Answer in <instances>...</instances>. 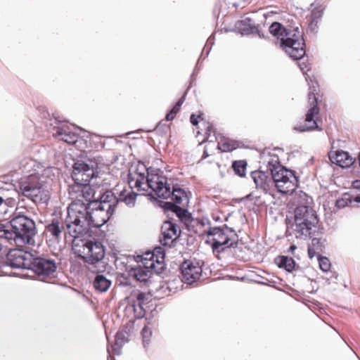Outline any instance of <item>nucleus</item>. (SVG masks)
<instances>
[{"mask_svg": "<svg viewBox=\"0 0 360 360\" xmlns=\"http://www.w3.org/2000/svg\"><path fill=\"white\" fill-rule=\"evenodd\" d=\"M147 195L149 197L150 200H157L158 205L160 207H161L165 212H174L176 209L178 205L175 204L173 201H164V200H158V199L154 196L153 193H148Z\"/></svg>", "mask_w": 360, "mask_h": 360, "instance_id": "473e14b6", "label": "nucleus"}, {"mask_svg": "<svg viewBox=\"0 0 360 360\" xmlns=\"http://www.w3.org/2000/svg\"><path fill=\"white\" fill-rule=\"evenodd\" d=\"M147 195L149 197L150 200H157L158 205L160 207H161L165 212H174L176 209L178 205L175 204L173 201H164V200H158V199L154 196L153 193H148Z\"/></svg>", "mask_w": 360, "mask_h": 360, "instance_id": "72a5a7b5", "label": "nucleus"}, {"mask_svg": "<svg viewBox=\"0 0 360 360\" xmlns=\"http://www.w3.org/2000/svg\"><path fill=\"white\" fill-rule=\"evenodd\" d=\"M146 255L147 256L150 255V258L148 259L147 257H141V261L143 265V269L146 270H149L150 271V272L154 271L157 274H160L164 269V266H162L160 269H155V261L153 259L155 257L154 254L146 253Z\"/></svg>", "mask_w": 360, "mask_h": 360, "instance_id": "c756f323", "label": "nucleus"}, {"mask_svg": "<svg viewBox=\"0 0 360 360\" xmlns=\"http://www.w3.org/2000/svg\"><path fill=\"white\" fill-rule=\"evenodd\" d=\"M317 259L319 262L320 269L323 272H328L330 271L331 264L329 259L327 257L323 256L321 254H317Z\"/></svg>", "mask_w": 360, "mask_h": 360, "instance_id": "a19ab883", "label": "nucleus"}, {"mask_svg": "<svg viewBox=\"0 0 360 360\" xmlns=\"http://www.w3.org/2000/svg\"><path fill=\"white\" fill-rule=\"evenodd\" d=\"M248 163L245 160H234L232 162V168L236 175L244 177L246 174Z\"/></svg>", "mask_w": 360, "mask_h": 360, "instance_id": "4c0bfd02", "label": "nucleus"}, {"mask_svg": "<svg viewBox=\"0 0 360 360\" xmlns=\"http://www.w3.org/2000/svg\"><path fill=\"white\" fill-rule=\"evenodd\" d=\"M155 252L157 254V257H160L162 260L165 257V251L162 247L158 246L155 248Z\"/></svg>", "mask_w": 360, "mask_h": 360, "instance_id": "de8ad7c7", "label": "nucleus"}, {"mask_svg": "<svg viewBox=\"0 0 360 360\" xmlns=\"http://www.w3.org/2000/svg\"><path fill=\"white\" fill-rule=\"evenodd\" d=\"M95 192H97L96 197L99 199L103 205H108L107 208H112L115 212L117 205L119 204L118 200V191L115 192V189L112 190H104L103 186L94 185Z\"/></svg>", "mask_w": 360, "mask_h": 360, "instance_id": "6ab92c4d", "label": "nucleus"}, {"mask_svg": "<svg viewBox=\"0 0 360 360\" xmlns=\"http://www.w3.org/2000/svg\"><path fill=\"white\" fill-rule=\"evenodd\" d=\"M57 265L54 259L41 257L34 256L29 263V269L38 276H49L56 271Z\"/></svg>", "mask_w": 360, "mask_h": 360, "instance_id": "f3484780", "label": "nucleus"}, {"mask_svg": "<svg viewBox=\"0 0 360 360\" xmlns=\"http://www.w3.org/2000/svg\"><path fill=\"white\" fill-rule=\"evenodd\" d=\"M275 264L280 269H283L288 272H292L295 269L296 262L292 257L280 255L274 259Z\"/></svg>", "mask_w": 360, "mask_h": 360, "instance_id": "393cba45", "label": "nucleus"}, {"mask_svg": "<svg viewBox=\"0 0 360 360\" xmlns=\"http://www.w3.org/2000/svg\"><path fill=\"white\" fill-rule=\"evenodd\" d=\"M306 82L309 86L308 103L309 109L305 115L304 124L295 127L294 129L300 132L311 131H322V128L318 124V117H316L319 114L320 108L319 107V85L316 80L313 69H300Z\"/></svg>", "mask_w": 360, "mask_h": 360, "instance_id": "39448f33", "label": "nucleus"}, {"mask_svg": "<svg viewBox=\"0 0 360 360\" xmlns=\"http://www.w3.org/2000/svg\"><path fill=\"white\" fill-rule=\"evenodd\" d=\"M111 285L112 281L100 273L96 275L93 281L94 288L101 292H106Z\"/></svg>", "mask_w": 360, "mask_h": 360, "instance_id": "bb28decb", "label": "nucleus"}, {"mask_svg": "<svg viewBox=\"0 0 360 360\" xmlns=\"http://www.w3.org/2000/svg\"><path fill=\"white\" fill-rule=\"evenodd\" d=\"M174 214H175L179 221L186 227L192 216V214L188 210V209L178 205Z\"/></svg>", "mask_w": 360, "mask_h": 360, "instance_id": "e433bc0d", "label": "nucleus"}, {"mask_svg": "<svg viewBox=\"0 0 360 360\" xmlns=\"http://www.w3.org/2000/svg\"><path fill=\"white\" fill-rule=\"evenodd\" d=\"M259 25H256L252 19L249 17H245L235 23V30L241 35L257 34L260 38H265L264 34L259 30Z\"/></svg>", "mask_w": 360, "mask_h": 360, "instance_id": "aec40b11", "label": "nucleus"}, {"mask_svg": "<svg viewBox=\"0 0 360 360\" xmlns=\"http://www.w3.org/2000/svg\"><path fill=\"white\" fill-rule=\"evenodd\" d=\"M141 334L143 338V345L144 348H146L150 342L152 330L148 326L145 325L141 330Z\"/></svg>", "mask_w": 360, "mask_h": 360, "instance_id": "79ce46f5", "label": "nucleus"}, {"mask_svg": "<svg viewBox=\"0 0 360 360\" xmlns=\"http://www.w3.org/2000/svg\"><path fill=\"white\" fill-rule=\"evenodd\" d=\"M230 242L227 244V248H236L238 245L239 236L238 233L229 235Z\"/></svg>", "mask_w": 360, "mask_h": 360, "instance_id": "c03bdc74", "label": "nucleus"}, {"mask_svg": "<svg viewBox=\"0 0 360 360\" xmlns=\"http://www.w3.org/2000/svg\"><path fill=\"white\" fill-rule=\"evenodd\" d=\"M269 32L279 41L280 46L293 60H297L306 53L302 33L298 27L287 29L279 22L269 26Z\"/></svg>", "mask_w": 360, "mask_h": 360, "instance_id": "7ed1b4c3", "label": "nucleus"}, {"mask_svg": "<svg viewBox=\"0 0 360 360\" xmlns=\"http://www.w3.org/2000/svg\"><path fill=\"white\" fill-rule=\"evenodd\" d=\"M199 119H202L201 115L197 116L194 113H192L190 116V122L193 126L198 124Z\"/></svg>", "mask_w": 360, "mask_h": 360, "instance_id": "09e8293b", "label": "nucleus"}, {"mask_svg": "<svg viewBox=\"0 0 360 360\" xmlns=\"http://www.w3.org/2000/svg\"><path fill=\"white\" fill-rule=\"evenodd\" d=\"M128 341L129 340L126 336V334H124L123 332L117 331L115 336V344L112 346L115 354L120 355L121 354V348L123 347L124 343Z\"/></svg>", "mask_w": 360, "mask_h": 360, "instance_id": "f704fd0d", "label": "nucleus"}, {"mask_svg": "<svg viewBox=\"0 0 360 360\" xmlns=\"http://www.w3.org/2000/svg\"><path fill=\"white\" fill-rule=\"evenodd\" d=\"M126 271L129 272V276H131L136 281L144 283L148 282L152 274L150 271L143 269L139 265L135 266H127Z\"/></svg>", "mask_w": 360, "mask_h": 360, "instance_id": "b1692460", "label": "nucleus"}, {"mask_svg": "<svg viewBox=\"0 0 360 360\" xmlns=\"http://www.w3.org/2000/svg\"><path fill=\"white\" fill-rule=\"evenodd\" d=\"M195 70L196 69H194L193 72L191 75L190 86H192L196 80L197 74Z\"/></svg>", "mask_w": 360, "mask_h": 360, "instance_id": "603ef678", "label": "nucleus"}, {"mask_svg": "<svg viewBox=\"0 0 360 360\" xmlns=\"http://www.w3.org/2000/svg\"><path fill=\"white\" fill-rule=\"evenodd\" d=\"M222 226L225 231L229 235L237 233L234 229L229 227L227 224H223Z\"/></svg>", "mask_w": 360, "mask_h": 360, "instance_id": "3c124183", "label": "nucleus"}, {"mask_svg": "<svg viewBox=\"0 0 360 360\" xmlns=\"http://www.w3.org/2000/svg\"><path fill=\"white\" fill-rule=\"evenodd\" d=\"M79 193H80L79 195L85 200V202L82 200L77 199L70 205H77L75 206L77 207V210L81 211L82 214L85 212H93L98 209L105 207L99 199H97L96 197L97 192H95L94 187L91 188L90 190L86 189L80 191Z\"/></svg>", "mask_w": 360, "mask_h": 360, "instance_id": "2eb2a0df", "label": "nucleus"}, {"mask_svg": "<svg viewBox=\"0 0 360 360\" xmlns=\"http://www.w3.org/2000/svg\"><path fill=\"white\" fill-rule=\"evenodd\" d=\"M153 168L152 167H147L144 163L139 162L137 169H136V173L139 175V178L136 179V180L131 176V174L128 175V183L131 187H132L131 185L133 181H134V186L139 191H148V188H150L148 187L147 185V169Z\"/></svg>", "mask_w": 360, "mask_h": 360, "instance_id": "412c9836", "label": "nucleus"}, {"mask_svg": "<svg viewBox=\"0 0 360 360\" xmlns=\"http://www.w3.org/2000/svg\"><path fill=\"white\" fill-rule=\"evenodd\" d=\"M219 2H224L225 4H228L229 5L231 4L235 8H237L238 7V4L235 2H233V0H219Z\"/></svg>", "mask_w": 360, "mask_h": 360, "instance_id": "5fc2aeb1", "label": "nucleus"}, {"mask_svg": "<svg viewBox=\"0 0 360 360\" xmlns=\"http://www.w3.org/2000/svg\"><path fill=\"white\" fill-rule=\"evenodd\" d=\"M80 157L83 160H77L72 165L71 173L74 184L70 186L72 193H79L84 190H90L94 185H91V180L96 177L101 170L98 167L103 164V158L93 155L91 151L84 150Z\"/></svg>", "mask_w": 360, "mask_h": 360, "instance_id": "f03ea898", "label": "nucleus"}, {"mask_svg": "<svg viewBox=\"0 0 360 360\" xmlns=\"http://www.w3.org/2000/svg\"><path fill=\"white\" fill-rule=\"evenodd\" d=\"M148 299L146 294L143 292H139L135 296V299H131L130 307L134 313L136 319H142L144 317L146 311L143 308L144 302Z\"/></svg>", "mask_w": 360, "mask_h": 360, "instance_id": "5701e85b", "label": "nucleus"}, {"mask_svg": "<svg viewBox=\"0 0 360 360\" xmlns=\"http://www.w3.org/2000/svg\"><path fill=\"white\" fill-rule=\"evenodd\" d=\"M316 251L317 250L314 248H312L309 245H308L307 253L310 259H312L315 255L317 256L318 253H316Z\"/></svg>", "mask_w": 360, "mask_h": 360, "instance_id": "8fccbe9b", "label": "nucleus"}, {"mask_svg": "<svg viewBox=\"0 0 360 360\" xmlns=\"http://www.w3.org/2000/svg\"><path fill=\"white\" fill-rule=\"evenodd\" d=\"M211 222L207 217L202 219L194 218L193 215L190 219L188 224H187L186 229L188 231L193 232L195 233H198V227H204L205 225H210Z\"/></svg>", "mask_w": 360, "mask_h": 360, "instance_id": "c85d7f7f", "label": "nucleus"}, {"mask_svg": "<svg viewBox=\"0 0 360 360\" xmlns=\"http://www.w3.org/2000/svg\"><path fill=\"white\" fill-rule=\"evenodd\" d=\"M267 170L270 171L271 176L262 170H255L251 172V177L257 189L267 193L273 185H275L279 193L283 194H292L298 186L299 177L295 171L288 169L282 165L278 155L267 162Z\"/></svg>", "mask_w": 360, "mask_h": 360, "instance_id": "f257e3e1", "label": "nucleus"}, {"mask_svg": "<svg viewBox=\"0 0 360 360\" xmlns=\"http://www.w3.org/2000/svg\"><path fill=\"white\" fill-rule=\"evenodd\" d=\"M138 195V193L132 191V187H131V191H127L126 189H123L119 192V203L120 202H123L129 207H134L135 206Z\"/></svg>", "mask_w": 360, "mask_h": 360, "instance_id": "a878e982", "label": "nucleus"}, {"mask_svg": "<svg viewBox=\"0 0 360 360\" xmlns=\"http://www.w3.org/2000/svg\"><path fill=\"white\" fill-rule=\"evenodd\" d=\"M352 195H349L347 198H339L336 200L335 205L338 208H343L346 206L354 207L355 202L352 200Z\"/></svg>", "mask_w": 360, "mask_h": 360, "instance_id": "37998d69", "label": "nucleus"}, {"mask_svg": "<svg viewBox=\"0 0 360 360\" xmlns=\"http://www.w3.org/2000/svg\"><path fill=\"white\" fill-rule=\"evenodd\" d=\"M238 147V141L229 140H224L221 145H217V148L223 152H231L236 150Z\"/></svg>", "mask_w": 360, "mask_h": 360, "instance_id": "58836bf2", "label": "nucleus"}, {"mask_svg": "<svg viewBox=\"0 0 360 360\" xmlns=\"http://www.w3.org/2000/svg\"><path fill=\"white\" fill-rule=\"evenodd\" d=\"M182 275V281L192 284L199 279L202 271L200 262L195 260H185L180 266Z\"/></svg>", "mask_w": 360, "mask_h": 360, "instance_id": "a211bd4d", "label": "nucleus"}, {"mask_svg": "<svg viewBox=\"0 0 360 360\" xmlns=\"http://www.w3.org/2000/svg\"><path fill=\"white\" fill-rule=\"evenodd\" d=\"M353 186L356 188H360V181H355L353 182Z\"/></svg>", "mask_w": 360, "mask_h": 360, "instance_id": "680f3d73", "label": "nucleus"}, {"mask_svg": "<svg viewBox=\"0 0 360 360\" xmlns=\"http://www.w3.org/2000/svg\"><path fill=\"white\" fill-rule=\"evenodd\" d=\"M108 360H115V359L112 356L109 354L108 356Z\"/></svg>", "mask_w": 360, "mask_h": 360, "instance_id": "69168bd1", "label": "nucleus"}, {"mask_svg": "<svg viewBox=\"0 0 360 360\" xmlns=\"http://www.w3.org/2000/svg\"><path fill=\"white\" fill-rule=\"evenodd\" d=\"M147 185L160 198L167 199L171 197L172 201L178 205L182 202L184 198L187 199V204L189 202L184 189H175L174 192H171L167 178L160 174L159 171L154 168L147 169Z\"/></svg>", "mask_w": 360, "mask_h": 360, "instance_id": "423d86ee", "label": "nucleus"}, {"mask_svg": "<svg viewBox=\"0 0 360 360\" xmlns=\"http://www.w3.org/2000/svg\"><path fill=\"white\" fill-rule=\"evenodd\" d=\"M9 225L18 231L24 244H30L37 233L34 221L22 212L15 211L11 216Z\"/></svg>", "mask_w": 360, "mask_h": 360, "instance_id": "9b49d317", "label": "nucleus"}, {"mask_svg": "<svg viewBox=\"0 0 360 360\" xmlns=\"http://www.w3.org/2000/svg\"><path fill=\"white\" fill-rule=\"evenodd\" d=\"M0 238H4L7 240H13L14 241H17L20 239V236L17 231L14 230L13 228L11 229L7 228L6 225H4V228L0 229Z\"/></svg>", "mask_w": 360, "mask_h": 360, "instance_id": "c9c22d12", "label": "nucleus"}, {"mask_svg": "<svg viewBox=\"0 0 360 360\" xmlns=\"http://www.w3.org/2000/svg\"><path fill=\"white\" fill-rule=\"evenodd\" d=\"M164 120L160 121L156 126L155 130L158 131H161L162 133H166L167 131L169 129L168 124L163 123Z\"/></svg>", "mask_w": 360, "mask_h": 360, "instance_id": "49530a36", "label": "nucleus"}, {"mask_svg": "<svg viewBox=\"0 0 360 360\" xmlns=\"http://www.w3.org/2000/svg\"><path fill=\"white\" fill-rule=\"evenodd\" d=\"M207 157H209V154H208L207 148L205 147L204 150H203V153H202V159H205Z\"/></svg>", "mask_w": 360, "mask_h": 360, "instance_id": "052dcab7", "label": "nucleus"}, {"mask_svg": "<svg viewBox=\"0 0 360 360\" xmlns=\"http://www.w3.org/2000/svg\"><path fill=\"white\" fill-rule=\"evenodd\" d=\"M319 219L316 212L306 205H298L294 210L293 221L288 230L290 235L297 239L307 240L316 235V229H320Z\"/></svg>", "mask_w": 360, "mask_h": 360, "instance_id": "20e7f679", "label": "nucleus"}, {"mask_svg": "<svg viewBox=\"0 0 360 360\" xmlns=\"http://www.w3.org/2000/svg\"><path fill=\"white\" fill-rule=\"evenodd\" d=\"M32 254L20 248H13L6 254L5 261L0 262V269L11 267L12 269H29V263Z\"/></svg>", "mask_w": 360, "mask_h": 360, "instance_id": "ddd939ff", "label": "nucleus"}, {"mask_svg": "<svg viewBox=\"0 0 360 360\" xmlns=\"http://www.w3.org/2000/svg\"><path fill=\"white\" fill-rule=\"evenodd\" d=\"M251 197H252V193H250V194L247 195L245 198L249 200L251 198Z\"/></svg>", "mask_w": 360, "mask_h": 360, "instance_id": "338daca9", "label": "nucleus"}, {"mask_svg": "<svg viewBox=\"0 0 360 360\" xmlns=\"http://www.w3.org/2000/svg\"><path fill=\"white\" fill-rule=\"evenodd\" d=\"M204 234L207 236H214L211 241H206L207 243L210 244L214 254H221L226 251L230 238L229 234L225 231L222 226H210L204 231Z\"/></svg>", "mask_w": 360, "mask_h": 360, "instance_id": "4468645a", "label": "nucleus"}, {"mask_svg": "<svg viewBox=\"0 0 360 360\" xmlns=\"http://www.w3.org/2000/svg\"><path fill=\"white\" fill-rule=\"evenodd\" d=\"M322 15V11H319L317 12H312L311 18L312 20L308 25V30L311 32H316L318 30V20Z\"/></svg>", "mask_w": 360, "mask_h": 360, "instance_id": "ea45409f", "label": "nucleus"}, {"mask_svg": "<svg viewBox=\"0 0 360 360\" xmlns=\"http://www.w3.org/2000/svg\"><path fill=\"white\" fill-rule=\"evenodd\" d=\"M338 276V274L336 272H333L330 278H334L335 279H337Z\"/></svg>", "mask_w": 360, "mask_h": 360, "instance_id": "0e129e2a", "label": "nucleus"}, {"mask_svg": "<svg viewBox=\"0 0 360 360\" xmlns=\"http://www.w3.org/2000/svg\"><path fill=\"white\" fill-rule=\"evenodd\" d=\"M92 239H82L81 245H75L77 257L89 264H96L101 262L105 256V249L100 239L91 237Z\"/></svg>", "mask_w": 360, "mask_h": 360, "instance_id": "9d476101", "label": "nucleus"}, {"mask_svg": "<svg viewBox=\"0 0 360 360\" xmlns=\"http://www.w3.org/2000/svg\"><path fill=\"white\" fill-rule=\"evenodd\" d=\"M329 159L333 164H335L342 168H348L354 162V159L352 158L349 153L342 150L330 151L329 153Z\"/></svg>", "mask_w": 360, "mask_h": 360, "instance_id": "4be33fe9", "label": "nucleus"}, {"mask_svg": "<svg viewBox=\"0 0 360 360\" xmlns=\"http://www.w3.org/2000/svg\"><path fill=\"white\" fill-rule=\"evenodd\" d=\"M212 219L216 221V222H218V221H221V217H219V215L217 214H212Z\"/></svg>", "mask_w": 360, "mask_h": 360, "instance_id": "4d7b16f0", "label": "nucleus"}, {"mask_svg": "<svg viewBox=\"0 0 360 360\" xmlns=\"http://www.w3.org/2000/svg\"><path fill=\"white\" fill-rule=\"evenodd\" d=\"M213 130V127L212 126H208L207 129H206V134L208 135V136H210V131Z\"/></svg>", "mask_w": 360, "mask_h": 360, "instance_id": "e2e57ef3", "label": "nucleus"}, {"mask_svg": "<svg viewBox=\"0 0 360 360\" xmlns=\"http://www.w3.org/2000/svg\"><path fill=\"white\" fill-rule=\"evenodd\" d=\"M120 332H123L124 334L128 335L129 332V326L127 325H124L121 330H119Z\"/></svg>", "mask_w": 360, "mask_h": 360, "instance_id": "6e6d98bb", "label": "nucleus"}, {"mask_svg": "<svg viewBox=\"0 0 360 360\" xmlns=\"http://www.w3.org/2000/svg\"><path fill=\"white\" fill-rule=\"evenodd\" d=\"M46 230L56 239L60 238L63 230H65L63 224L60 226V221L58 217H54L51 222L46 226Z\"/></svg>", "mask_w": 360, "mask_h": 360, "instance_id": "cd10ccee", "label": "nucleus"}, {"mask_svg": "<svg viewBox=\"0 0 360 360\" xmlns=\"http://www.w3.org/2000/svg\"><path fill=\"white\" fill-rule=\"evenodd\" d=\"M175 189L179 190V189H183V188L178 184H174L172 185V188L171 190V192H174Z\"/></svg>", "mask_w": 360, "mask_h": 360, "instance_id": "bf43d9fd", "label": "nucleus"}, {"mask_svg": "<svg viewBox=\"0 0 360 360\" xmlns=\"http://www.w3.org/2000/svg\"><path fill=\"white\" fill-rule=\"evenodd\" d=\"M130 277H131V276H129V274L127 275L125 274H121L120 275V285H122V286L130 285H131Z\"/></svg>", "mask_w": 360, "mask_h": 360, "instance_id": "a18cd8bd", "label": "nucleus"}, {"mask_svg": "<svg viewBox=\"0 0 360 360\" xmlns=\"http://www.w3.org/2000/svg\"><path fill=\"white\" fill-rule=\"evenodd\" d=\"M112 208L98 209L93 212H85L81 214L83 216V221L88 229L89 237H97V239H103L106 233L101 228L115 214Z\"/></svg>", "mask_w": 360, "mask_h": 360, "instance_id": "1a4fd4ad", "label": "nucleus"}, {"mask_svg": "<svg viewBox=\"0 0 360 360\" xmlns=\"http://www.w3.org/2000/svg\"><path fill=\"white\" fill-rule=\"evenodd\" d=\"M186 96V92H184L181 98H179L175 104L172 105L171 109L168 110L165 115V122L172 121L180 110L181 105L184 103Z\"/></svg>", "mask_w": 360, "mask_h": 360, "instance_id": "7c9ffc66", "label": "nucleus"}, {"mask_svg": "<svg viewBox=\"0 0 360 360\" xmlns=\"http://www.w3.org/2000/svg\"><path fill=\"white\" fill-rule=\"evenodd\" d=\"M168 219L165 221L161 226L160 242L166 248H172L180 236L181 229L174 221V219L167 215Z\"/></svg>", "mask_w": 360, "mask_h": 360, "instance_id": "dca6fc26", "label": "nucleus"}, {"mask_svg": "<svg viewBox=\"0 0 360 360\" xmlns=\"http://www.w3.org/2000/svg\"><path fill=\"white\" fill-rule=\"evenodd\" d=\"M75 205H70L68 207L67 216L63 224L65 227L63 231L75 239L83 236L89 237V231L82 220L83 216L81 211L77 210Z\"/></svg>", "mask_w": 360, "mask_h": 360, "instance_id": "f8f14e48", "label": "nucleus"}, {"mask_svg": "<svg viewBox=\"0 0 360 360\" xmlns=\"http://www.w3.org/2000/svg\"><path fill=\"white\" fill-rule=\"evenodd\" d=\"M323 227L320 228V229L316 231V235H313V237H311L310 238L311 240V244L310 245L312 248H314L317 250L318 253L323 252L326 248L325 243L326 240L323 239L321 240L319 238L316 237L323 233Z\"/></svg>", "mask_w": 360, "mask_h": 360, "instance_id": "2f4dec72", "label": "nucleus"}, {"mask_svg": "<svg viewBox=\"0 0 360 360\" xmlns=\"http://www.w3.org/2000/svg\"><path fill=\"white\" fill-rule=\"evenodd\" d=\"M258 283L262 284V285H268V283L265 281H257Z\"/></svg>", "mask_w": 360, "mask_h": 360, "instance_id": "774afa93", "label": "nucleus"}, {"mask_svg": "<svg viewBox=\"0 0 360 360\" xmlns=\"http://www.w3.org/2000/svg\"><path fill=\"white\" fill-rule=\"evenodd\" d=\"M22 194L35 204L47 205L50 200L49 191L46 188L45 181L36 174L28 176L19 182Z\"/></svg>", "mask_w": 360, "mask_h": 360, "instance_id": "6e6552de", "label": "nucleus"}, {"mask_svg": "<svg viewBox=\"0 0 360 360\" xmlns=\"http://www.w3.org/2000/svg\"><path fill=\"white\" fill-rule=\"evenodd\" d=\"M297 249V246L295 245V244H292L290 245V246L289 247L288 250V252H291V253H293L294 251Z\"/></svg>", "mask_w": 360, "mask_h": 360, "instance_id": "13d9d810", "label": "nucleus"}, {"mask_svg": "<svg viewBox=\"0 0 360 360\" xmlns=\"http://www.w3.org/2000/svg\"><path fill=\"white\" fill-rule=\"evenodd\" d=\"M352 198L356 204H360V190L359 193L353 195Z\"/></svg>", "mask_w": 360, "mask_h": 360, "instance_id": "864d4df0", "label": "nucleus"}, {"mask_svg": "<svg viewBox=\"0 0 360 360\" xmlns=\"http://www.w3.org/2000/svg\"><path fill=\"white\" fill-rule=\"evenodd\" d=\"M37 110L44 120L46 130L52 133L53 136L68 144H75L77 142L79 134L72 131L69 126L63 124L65 121L61 120L59 116L53 113L50 114L45 106H39Z\"/></svg>", "mask_w": 360, "mask_h": 360, "instance_id": "0eeeda50", "label": "nucleus"}]
</instances>
